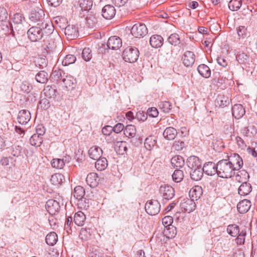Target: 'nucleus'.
I'll use <instances>...</instances> for the list:
<instances>
[{"label":"nucleus","instance_id":"2","mask_svg":"<svg viewBox=\"0 0 257 257\" xmlns=\"http://www.w3.org/2000/svg\"><path fill=\"white\" fill-rule=\"evenodd\" d=\"M235 168L226 159H222L217 163V175L222 178H230L235 174Z\"/></svg>","mask_w":257,"mask_h":257},{"label":"nucleus","instance_id":"12","mask_svg":"<svg viewBox=\"0 0 257 257\" xmlns=\"http://www.w3.org/2000/svg\"><path fill=\"white\" fill-rule=\"evenodd\" d=\"M116 14L114 7L110 5H105L102 10V16L105 19L110 20Z\"/></svg>","mask_w":257,"mask_h":257},{"label":"nucleus","instance_id":"44","mask_svg":"<svg viewBox=\"0 0 257 257\" xmlns=\"http://www.w3.org/2000/svg\"><path fill=\"white\" fill-rule=\"evenodd\" d=\"M44 92L45 96L49 98H54L57 95V90L52 86H47L44 89Z\"/></svg>","mask_w":257,"mask_h":257},{"label":"nucleus","instance_id":"63","mask_svg":"<svg viewBox=\"0 0 257 257\" xmlns=\"http://www.w3.org/2000/svg\"><path fill=\"white\" fill-rule=\"evenodd\" d=\"M185 146V143L183 141L178 140L175 141L173 144V147L176 150L180 151L183 149Z\"/></svg>","mask_w":257,"mask_h":257},{"label":"nucleus","instance_id":"60","mask_svg":"<svg viewBox=\"0 0 257 257\" xmlns=\"http://www.w3.org/2000/svg\"><path fill=\"white\" fill-rule=\"evenodd\" d=\"M90 236V234L89 232H88L86 229L82 228L80 230L79 233V237L82 240H87Z\"/></svg>","mask_w":257,"mask_h":257},{"label":"nucleus","instance_id":"39","mask_svg":"<svg viewBox=\"0 0 257 257\" xmlns=\"http://www.w3.org/2000/svg\"><path fill=\"white\" fill-rule=\"evenodd\" d=\"M36 80L40 83H45L48 80V74L45 71H40L35 76Z\"/></svg>","mask_w":257,"mask_h":257},{"label":"nucleus","instance_id":"20","mask_svg":"<svg viewBox=\"0 0 257 257\" xmlns=\"http://www.w3.org/2000/svg\"><path fill=\"white\" fill-rule=\"evenodd\" d=\"M203 194V190L200 186H195L189 191V195L194 200H198Z\"/></svg>","mask_w":257,"mask_h":257},{"label":"nucleus","instance_id":"49","mask_svg":"<svg viewBox=\"0 0 257 257\" xmlns=\"http://www.w3.org/2000/svg\"><path fill=\"white\" fill-rule=\"evenodd\" d=\"M184 177L183 172L179 169H177L175 170L172 175V179L176 182H180L182 180Z\"/></svg>","mask_w":257,"mask_h":257},{"label":"nucleus","instance_id":"47","mask_svg":"<svg viewBox=\"0 0 257 257\" xmlns=\"http://www.w3.org/2000/svg\"><path fill=\"white\" fill-rule=\"evenodd\" d=\"M156 143V142L154 138L152 136H150L146 139L144 146L147 150H151L155 146Z\"/></svg>","mask_w":257,"mask_h":257},{"label":"nucleus","instance_id":"59","mask_svg":"<svg viewBox=\"0 0 257 257\" xmlns=\"http://www.w3.org/2000/svg\"><path fill=\"white\" fill-rule=\"evenodd\" d=\"M25 18L21 14L17 13L14 15L13 22L15 24H22Z\"/></svg>","mask_w":257,"mask_h":257},{"label":"nucleus","instance_id":"54","mask_svg":"<svg viewBox=\"0 0 257 257\" xmlns=\"http://www.w3.org/2000/svg\"><path fill=\"white\" fill-rule=\"evenodd\" d=\"M160 109L165 113H168L172 108V104L168 101H162L159 104Z\"/></svg>","mask_w":257,"mask_h":257},{"label":"nucleus","instance_id":"26","mask_svg":"<svg viewBox=\"0 0 257 257\" xmlns=\"http://www.w3.org/2000/svg\"><path fill=\"white\" fill-rule=\"evenodd\" d=\"M203 171L202 167L192 169L190 172L191 178L194 181H199L201 179L203 175Z\"/></svg>","mask_w":257,"mask_h":257},{"label":"nucleus","instance_id":"5","mask_svg":"<svg viewBox=\"0 0 257 257\" xmlns=\"http://www.w3.org/2000/svg\"><path fill=\"white\" fill-rule=\"evenodd\" d=\"M161 205L157 200H152L147 202L145 205L146 212L151 215L157 214L160 210Z\"/></svg>","mask_w":257,"mask_h":257},{"label":"nucleus","instance_id":"64","mask_svg":"<svg viewBox=\"0 0 257 257\" xmlns=\"http://www.w3.org/2000/svg\"><path fill=\"white\" fill-rule=\"evenodd\" d=\"M147 112L148 115L152 117H156L159 114V112L156 107L149 108Z\"/></svg>","mask_w":257,"mask_h":257},{"label":"nucleus","instance_id":"55","mask_svg":"<svg viewBox=\"0 0 257 257\" xmlns=\"http://www.w3.org/2000/svg\"><path fill=\"white\" fill-rule=\"evenodd\" d=\"M51 165L53 168L61 169L64 166L65 163L63 159H53L51 161Z\"/></svg>","mask_w":257,"mask_h":257},{"label":"nucleus","instance_id":"19","mask_svg":"<svg viewBox=\"0 0 257 257\" xmlns=\"http://www.w3.org/2000/svg\"><path fill=\"white\" fill-rule=\"evenodd\" d=\"M245 112V109L241 104H236L232 107V114L235 119H238L241 118Z\"/></svg>","mask_w":257,"mask_h":257},{"label":"nucleus","instance_id":"45","mask_svg":"<svg viewBox=\"0 0 257 257\" xmlns=\"http://www.w3.org/2000/svg\"><path fill=\"white\" fill-rule=\"evenodd\" d=\"M241 5V0H231L228 3V8L232 11H236L240 9Z\"/></svg>","mask_w":257,"mask_h":257},{"label":"nucleus","instance_id":"13","mask_svg":"<svg viewBox=\"0 0 257 257\" xmlns=\"http://www.w3.org/2000/svg\"><path fill=\"white\" fill-rule=\"evenodd\" d=\"M65 34L68 39L72 40L79 36L78 28L74 25H68L65 27Z\"/></svg>","mask_w":257,"mask_h":257},{"label":"nucleus","instance_id":"52","mask_svg":"<svg viewBox=\"0 0 257 257\" xmlns=\"http://www.w3.org/2000/svg\"><path fill=\"white\" fill-rule=\"evenodd\" d=\"M116 146L118 147L117 152L119 154L123 155L127 150V144L125 142L117 141Z\"/></svg>","mask_w":257,"mask_h":257},{"label":"nucleus","instance_id":"48","mask_svg":"<svg viewBox=\"0 0 257 257\" xmlns=\"http://www.w3.org/2000/svg\"><path fill=\"white\" fill-rule=\"evenodd\" d=\"M230 100L228 97L224 96H220L216 100V103L220 107H225L229 104Z\"/></svg>","mask_w":257,"mask_h":257},{"label":"nucleus","instance_id":"6","mask_svg":"<svg viewBox=\"0 0 257 257\" xmlns=\"http://www.w3.org/2000/svg\"><path fill=\"white\" fill-rule=\"evenodd\" d=\"M148 33V29L144 24H136L131 29V34L136 38L143 37Z\"/></svg>","mask_w":257,"mask_h":257},{"label":"nucleus","instance_id":"9","mask_svg":"<svg viewBox=\"0 0 257 257\" xmlns=\"http://www.w3.org/2000/svg\"><path fill=\"white\" fill-rule=\"evenodd\" d=\"M108 48L112 50H118L122 46V41L120 38L117 36L110 37L107 43Z\"/></svg>","mask_w":257,"mask_h":257},{"label":"nucleus","instance_id":"28","mask_svg":"<svg viewBox=\"0 0 257 257\" xmlns=\"http://www.w3.org/2000/svg\"><path fill=\"white\" fill-rule=\"evenodd\" d=\"M177 134V132L176 130L172 127L166 128L163 132L164 137L168 140H174Z\"/></svg>","mask_w":257,"mask_h":257},{"label":"nucleus","instance_id":"58","mask_svg":"<svg viewBox=\"0 0 257 257\" xmlns=\"http://www.w3.org/2000/svg\"><path fill=\"white\" fill-rule=\"evenodd\" d=\"M245 235L246 231L244 230H242L236 236L237 238L236 239L237 244H242L244 243Z\"/></svg>","mask_w":257,"mask_h":257},{"label":"nucleus","instance_id":"15","mask_svg":"<svg viewBox=\"0 0 257 257\" xmlns=\"http://www.w3.org/2000/svg\"><path fill=\"white\" fill-rule=\"evenodd\" d=\"M182 60L185 66H191L195 62V55L191 51H187L183 54Z\"/></svg>","mask_w":257,"mask_h":257},{"label":"nucleus","instance_id":"18","mask_svg":"<svg viewBox=\"0 0 257 257\" xmlns=\"http://www.w3.org/2000/svg\"><path fill=\"white\" fill-rule=\"evenodd\" d=\"M186 164L191 170L202 167L201 160L198 157L194 156L189 157Z\"/></svg>","mask_w":257,"mask_h":257},{"label":"nucleus","instance_id":"3","mask_svg":"<svg viewBox=\"0 0 257 257\" xmlns=\"http://www.w3.org/2000/svg\"><path fill=\"white\" fill-rule=\"evenodd\" d=\"M139 51L136 48L131 47L124 49L122 53V57L125 62L134 63L136 62L139 57Z\"/></svg>","mask_w":257,"mask_h":257},{"label":"nucleus","instance_id":"62","mask_svg":"<svg viewBox=\"0 0 257 257\" xmlns=\"http://www.w3.org/2000/svg\"><path fill=\"white\" fill-rule=\"evenodd\" d=\"M148 117L147 112L146 113L144 111H139L136 113V118L139 121H145L147 119Z\"/></svg>","mask_w":257,"mask_h":257},{"label":"nucleus","instance_id":"14","mask_svg":"<svg viewBox=\"0 0 257 257\" xmlns=\"http://www.w3.org/2000/svg\"><path fill=\"white\" fill-rule=\"evenodd\" d=\"M31 118L30 112L29 110L24 109L19 111L17 119L19 123L26 124L30 120Z\"/></svg>","mask_w":257,"mask_h":257},{"label":"nucleus","instance_id":"30","mask_svg":"<svg viewBox=\"0 0 257 257\" xmlns=\"http://www.w3.org/2000/svg\"><path fill=\"white\" fill-rule=\"evenodd\" d=\"M171 165L174 168H180L184 166L185 161L182 157L176 156L173 157L171 161Z\"/></svg>","mask_w":257,"mask_h":257},{"label":"nucleus","instance_id":"61","mask_svg":"<svg viewBox=\"0 0 257 257\" xmlns=\"http://www.w3.org/2000/svg\"><path fill=\"white\" fill-rule=\"evenodd\" d=\"M248 59V56L244 53H241L236 56V59L240 64L245 63Z\"/></svg>","mask_w":257,"mask_h":257},{"label":"nucleus","instance_id":"36","mask_svg":"<svg viewBox=\"0 0 257 257\" xmlns=\"http://www.w3.org/2000/svg\"><path fill=\"white\" fill-rule=\"evenodd\" d=\"M45 240L47 244L53 246L58 240L57 235L55 232H51L46 235Z\"/></svg>","mask_w":257,"mask_h":257},{"label":"nucleus","instance_id":"57","mask_svg":"<svg viewBox=\"0 0 257 257\" xmlns=\"http://www.w3.org/2000/svg\"><path fill=\"white\" fill-rule=\"evenodd\" d=\"M55 23L60 28L64 29L65 27L66 19L64 18L56 17L55 18Z\"/></svg>","mask_w":257,"mask_h":257},{"label":"nucleus","instance_id":"8","mask_svg":"<svg viewBox=\"0 0 257 257\" xmlns=\"http://www.w3.org/2000/svg\"><path fill=\"white\" fill-rule=\"evenodd\" d=\"M180 207L184 211L190 213L195 210L196 204L192 198H186L181 203Z\"/></svg>","mask_w":257,"mask_h":257},{"label":"nucleus","instance_id":"37","mask_svg":"<svg viewBox=\"0 0 257 257\" xmlns=\"http://www.w3.org/2000/svg\"><path fill=\"white\" fill-rule=\"evenodd\" d=\"M241 131L243 136L246 137H252L256 134V130L253 125L244 127Z\"/></svg>","mask_w":257,"mask_h":257},{"label":"nucleus","instance_id":"7","mask_svg":"<svg viewBox=\"0 0 257 257\" xmlns=\"http://www.w3.org/2000/svg\"><path fill=\"white\" fill-rule=\"evenodd\" d=\"M45 207L47 211L52 215L56 214L60 209L59 203L54 199L48 200L46 202Z\"/></svg>","mask_w":257,"mask_h":257},{"label":"nucleus","instance_id":"17","mask_svg":"<svg viewBox=\"0 0 257 257\" xmlns=\"http://www.w3.org/2000/svg\"><path fill=\"white\" fill-rule=\"evenodd\" d=\"M227 160L231 163L234 168H236L235 170H239L243 166L242 159L237 154H233V156H230Z\"/></svg>","mask_w":257,"mask_h":257},{"label":"nucleus","instance_id":"16","mask_svg":"<svg viewBox=\"0 0 257 257\" xmlns=\"http://www.w3.org/2000/svg\"><path fill=\"white\" fill-rule=\"evenodd\" d=\"M75 80L72 77V76H68L66 75L65 76H63V78H62V80L60 82H61L62 85L66 87L68 90H72L73 88H75Z\"/></svg>","mask_w":257,"mask_h":257},{"label":"nucleus","instance_id":"4","mask_svg":"<svg viewBox=\"0 0 257 257\" xmlns=\"http://www.w3.org/2000/svg\"><path fill=\"white\" fill-rule=\"evenodd\" d=\"M159 192L162 197V201L164 203L168 200L172 199L175 195L174 188L169 185H162L160 187Z\"/></svg>","mask_w":257,"mask_h":257},{"label":"nucleus","instance_id":"23","mask_svg":"<svg viewBox=\"0 0 257 257\" xmlns=\"http://www.w3.org/2000/svg\"><path fill=\"white\" fill-rule=\"evenodd\" d=\"M250 201L247 199H243L238 203L237 208L240 213H244L250 209Z\"/></svg>","mask_w":257,"mask_h":257},{"label":"nucleus","instance_id":"11","mask_svg":"<svg viewBox=\"0 0 257 257\" xmlns=\"http://www.w3.org/2000/svg\"><path fill=\"white\" fill-rule=\"evenodd\" d=\"M202 170L203 172L208 176L217 174V164L212 162H208L204 164Z\"/></svg>","mask_w":257,"mask_h":257},{"label":"nucleus","instance_id":"21","mask_svg":"<svg viewBox=\"0 0 257 257\" xmlns=\"http://www.w3.org/2000/svg\"><path fill=\"white\" fill-rule=\"evenodd\" d=\"M164 39L159 35H154L150 39V44L153 48H158L161 47L163 44Z\"/></svg>","mask_w":257,"mask_h":257},{"label":"nucleus","instance_id":"41","mask_svg":"<svg viewBox=\"0 0 257 257\" xmlns=\"http://www.w3.org/2000/svg\"><path fill=\"white\" fill-rule=\"evenodd\" d=\"M226 231L229 235L233 237L236 236L240 232L238 226L235 224L228 225Z\"/></svg>","mask_w":257,"mask_h":257},{"label":"nucleus","instance_id":"50","mask_svg":"<svg viewBox=\"0 0 257 257\" xmlns=\"http://www.w3.org/2000/svg\"><path fill=\"white\" fill-rule=\"evenodd\" d=\"M76 60V57L73 55H66L62 60V63L63 66H68L74 63Z\"/></svg>","mask_w":257,"mask_h":257},{"label":"nucleus","instance_id":"22","mask_svg":"<svg viewBox=\"0 0 257 257\" xmlns=\"http://www.w3.org/2000/svg\"><path fill=\"white\" fill-rule=\"evenodd\" d=\"M102 154V150L97 146L91 147L88 151L89 157L94 160L99 159Z\"/></svg>","mask_w":257,"mask_h":257},{"label":"nucleus","instance_id":"25","mask_svg":"<svg viewBox=\"0 0 257 257\" xmlns=\"http://www.w3.org/2000/svg\"><path fill=\"white\" fill-rule=\"evenodd\" d=\"M251 191V186L247 182H242V184L239 187L238 193L241 196H246L248 195Z\"/></svg>","mask_w":257,"mask_h":257},{"label":"nucleus","instance_id":"43","mask_svg":"<svg viewBox=\"0 0 257 257\" xmlns=\"http://www.w3.org/2000/svg\"><path fill=\"white\" fill-rule=\"evenodd\" d=\"M78 3L82 11H89L93 5L92 0H79Z\"/></svg>","mask_w":257,"mask_h":257},{"label":"nucleus","instance_id":"29","mask_svg":"<svg viewBox=\"0 0 257 257\" xmlns=\"http://www.w3.org/2000/svg\"><path fill=\"white\" fill-rule=\"evenodd\" d=\"M85 219V214L81 211L76 213L74 216V221L79 226H82L84 225Z\"/></svg>","mask_w":257,"mask_h":257},{"label":"nucleus","instance_id":"56","mask_svg":"<svg viewBox=\"0 0 257 257\" xmlns=\"http://www.w3.org/2000/svg\"><path fill=\"white\" fill-rule=\"evenodd\" d=\"M21 90L25 93H29L32 89V86L27 81H23L20 85Z\"/></svg>","mask_w":257,"mask_h":257},{"label":"nucleus","instance_id":"27","mask_svg":"<svg viewBox=\"0 0 257 257\" xmlns=\"http://www.w3.org/2000/svg\"><path fill=\"white\" fill-rule=\"evenodd\" d=\"M85 20L88 27L90 28H94L97 23V18L96 15L91 12L88 14Z\"/></svg>","mask_w":257,"mask_h":257},{"label":"nucleus","instance_id":"33","mask_svg":"<svg viewBox=\"0 0 257 257\" xmlns=\"http://www.w3.org/2000/svg\"><path fill=\"white\" fill-rule=\"evenodd\" d=\"M24 153V150L20 146L14 145L11 148V154L15 157L22 156Z\"/></svg>","mask_w":257,"mask_h":257},{"label":"nucleus","instance_id":"38","mask_svg":"<svg viewBox=\"0 0 257 257\" xmlns=\"http://www.w3.org/2000/svg\"><path fill=\"white\" fill-rule=\"evenodd\" d=\"M249 178L248 173L244 170L238 171L235 176L236 180L240 183L247 182Z\"/></svg>","mask_w":257,"mask_h":257},{"label":"nucleus","instance_id":"1","mask_svg":"<svg viewBox=\"0 0 257 257\" xmlns=\"http://www.w3.org/2000/svg\"><path fill=\"white\" fill-rule=\"evenodd\" d=\"M54 30L52 23L42 22L38 23L37 26L31 27L27 31L28 38L32 42H38L46 34L48 35L51 34Z\"/></svg>","mask_w":257,"mask_h":257},{"label":"nucleus","instance_id":"32","mask_svg":"<svg viewBox=\"0 0 257 257\" xmlns=\"http://www.w3.org/2000/svg\"><path fill=\"white\" fill-rule=\"evenodd\" d=\"M96 160L95 167L98 171H103L107 167V160L105 158L100 157Z\"/></svg>","mask_w":257,"mask_h":257},{"label":"nucleus","instance_id":"42","mask_svg":"<svg viewBox=\"0 0 257 257\" xmlns=\"http://www.w3.org/2000/svg\"><path fill=\"white\" fill-rule=\"evenodd\" d=\"M124 134L128 138H134L136 134V129L134 125H127L124 130Z\"/></svg>","mask_w":257,"mask_h":257},{"label":"nucleus","instance_id":"34","mask_svg":"<svg viewBox=\"0 0 257 257\" xmlns=\"http://www.w3.org/2000/svg\"><path fill=\"white\" fill-rule=\"evenodd\" d=\"M85 194L84 189L80 186L75 187L73 192L74 197L78 200H81L84 196Z\"/></svg>","mask_w":257,"mask_h":257},{"label":"nucleus","instance_id":"51","mask_svg":"<svg viewBox=\"0 0 257 257\" xmlns=\"http://www.w3.org/2000/svg\"><path fill=\"white\" fill-rule=\"evenodd\" d=\"M168 41L170 44L174 46H177L180 43L179 36L176 33L171 34L168 37Z\"/></svg>","mask_w":257,"mask_h":257},{"label":"nucleus","instance_id":"46","mask_svg":"<svg viewBox=\"0 0 257 257\" xmlns=\"http://www.w3.org/2000/svg\"><path fill=\"white\" fill-rule=\"evenodd\" d=\"M42 137H39L38 135L34 134L30 139V143L31 145L35 147H39L43 143Z\"/></svg>","mask_w":257,"mask_h":257},{"label":"nucleus","instance_id":"53","mask_svg":"<svg viewBox=\"0 0 257 257\" xmlns=\"http://www.w3.org/2000/svg\"><path fill=\"white\" fill-rule=\"evenodd\" d=\"M91 50L89 48H85L82 52V57L86 62L89 61L92 58Z\"/></svg>","mask_w":257,"mask_h":257},{"label":"nucleus","instance_id":"31","mask_svg":"<svg viewBox=\"0 0 257 257\" xmlns=\"http://www.w3.org/2000/svg\"><path fill=\"white\" fill-rule=\"evenodd\" d=\"M199 74L204 78H208L211 74L210 69L208 66L205 64L199 65L197 68Z\"/></svg>","mask_w":257,"mask_h":257},{"label":"nucleus","instance_id":"10","mask_svg":"<svg viewBox=\"0 0 257 257\" xmlns=\"http://www.w3.org/2000/svg\"><path fill=\"white\" fill-rule=\"evenodd\" d=\"M44 13L42 10H39L38 11L32 10L29 16V19L32 22L34 23L37 22H40L41 23L42 22H47L44 20Z\"/></svg>","mask_w":257,"mask_h":257},{"label":"nucleus","instance_id":"35","mask_svg":"<svg viewBox=\"0 0 257 257\" xmlns=\"http://www.w3.org/2000/svg\"><path fill=\"white\" fill-rule=\"evenodd\" d=\"M51 181L55 185H60L65 181V177L62 174L56 173L52 175Z\"/></svg>","mask_w":257,"mask_h":257},{"label":"nucleus","instance_id":"40","mask_svg":"<svg viewBox=\"0 0 257 257\" xmlns=\"http://www.w3.org/2000/svg\"><path fill=\"white\" fill-rule=\"evenodd\" d=\"M63 76H65V73L61 69H55L53 70L51 77L54 80L59 81V83L62 80Z\"/></svg>","mask_w":257,"mask_h":257},{"label":"nucleus","instance_id":"24","mask_svg":"<svg viewBox=\"0 0 257 257\" xmlns=\"http://www.w3.org/2000/svg\"><path fill=\"white\" fill-rule=\"evenodd\" d=\"M86 181L87 184L91 188L97 186L98 183L97 174L96 173H90L88 174Z\"/></svg>","mask_w":257,"mask_h":257}]
</instances>
